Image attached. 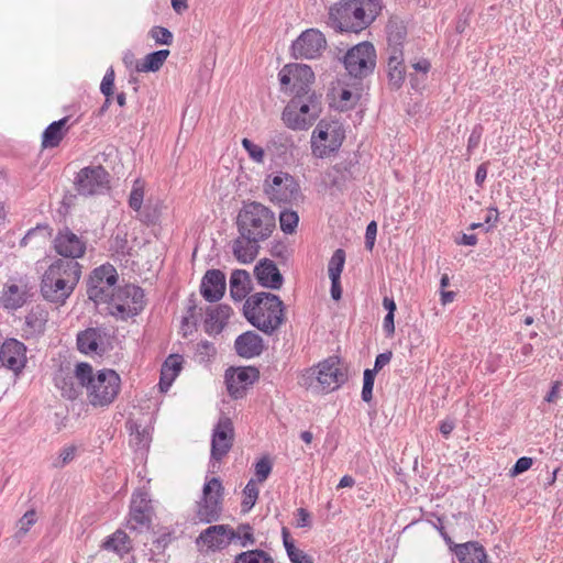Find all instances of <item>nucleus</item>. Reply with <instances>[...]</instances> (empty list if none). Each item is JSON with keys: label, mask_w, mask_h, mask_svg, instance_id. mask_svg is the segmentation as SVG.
<instances>
[{"label": "nucleus", "mask_w": 563, "mask_h": 563, "mask_svg": "<svg viewBox=\"0 0 563 563\" xmlns=\"http://www.w3.org/2000/svg\"><path fill=\"white\" fill-rule=\"evenodd\" d=\"M75 376L86 387L88 401L93 407L109 406L120 391L121 378L113 369L103 368L95 373L88 363H79Z\"/></svg>", "instance_id": "f257e3e1"}, {"label": "nucleus", "mask_w": 563, "mask_h": 563, "mask_svg": "<svg viewBox=\"0 0 563 563\" xmlns=\"http://www.w3.org/2000/svg\"><path fill=\"white\" fill-rule=\"evenodd\" d=\"M81 276V265L76 261L56 260L42 276L41 294L51 302L64 303L73 294Z\"/></svg>", "instance_id": "f03ea898"}, {"label": "nucleus", "mask_w": 563, "mask_h": 563, "mask_svg": "<svg viewBox=\"0 0 563 563\" xmlns=\"http://www.w3.org/2000/svg\"><path fill=\"white\" fill-rule=\"evenodd\" d=\"M246 320L265 334H272L285 322L284 302L277 295L261 291L246 298L243 305Z\"/></svg>", "instance_id": "7ed1b4c3"}, {"label": "nucleus", "mask_w": 563, "mask_h": 563, "mask_svg": "<svg viewBox=\"0 0 563 563\" xmlns=\"http://www.w3.org/2000/svg\"><path fill=\"white\" fill-rule=\"evenodd\" d=\"M380 7L377 0H352L330 8L328 24L339 32L358 33L368 26Z\"/></svg>", "instance_id": "20e7f679"}, {"label": "nucleus", "mask_w": 563, "mask_h": 563, "mask_svg": "<svg viewBox=\"0 0 563 563\" xmlns=\"http://www.w3.org/2000/svg\"><path fill=\"white\" fill-rule=\"evenodd\" d=\"M239 234H246L266 241L276 228L274 212L263 203L245 202L236 217Z\"/></svg>", "instance_id": "39448f33"}, {"label": "nucleus", "mask_w": 563, "mask_h": 563, "mask_svg": "<svg viewBox=\"0 0 563 563\" xmlns=\"http://www.w3.org/2000/svg\"><path fill=\"white\" fill-rule=\"evenodd\" d=\"M305 87L296 90V95L287 103L282 119L291 130H307L318 119L321 112V103L316 93L302 95Z\"/></svg>", "instance_id": "423d86ee"}, {"label": "nucleus", "mask_w": 563, "mask_h": 563, "mask_svg": "<svg viewBox=\"0 0 563 563\" xmlns=\"http://www.w3.org/2000/svg\"><path fill=\"white\" fill-rule=\"evenodd\" d=\"M107 303L110 314L126 320L143 310L144 291L141 287L129 284L118 288Z\"/></svg>", "instance_id": "0eeeda50"}, {"label": "nucleus", "mask_w": 563, "mask_h": 563, "mask_svg": "<svg viewBox=\"0 0 563 563\" xmlns=\"http://www.w3.org/2000/svg\"><path fill=\"white\" fill-rule=\"evenodd\" d=\"M345 139L344 129L338 121L321 120L311 135L312 155L318 158L336 152Z\"/></svg>", "instance_id": "6e6552de"}, {"label": "nucleus", "mask_w": 563, "mask_h": 563, "mask_svg": "<svg viewBox=\"0 0 563 563\" xmlns=\"http://www.w3.org/2000/svg\"><path fill=\"white\" fill-rule=\"evenodd\" d=\"M376 58L374 45L369 42H362L346 52L343 64L351 77L363 79L373 74Z\"/></svg>", "instance_id": "1a4fd4ad"}, {"label": "nucleus", "mask_w": 563, "mask_h": 563, "mask_svg": "<svg viewBox=\"0 0 563 563\" xmlns=\"http://www.w3.org/2000/svg\"><path fill=\"white\" fill-rule=\"evenodd\" d=\"M223 486L218 477L209 479L202 489V497L197 503L196 518L203 523L218 521L222 512Z\"/></svg>", "instance_id": "9d476101"}, {"label": "nucleus", "mask_w": 563, "mask_h": 563, "mask_svg": "<svg viewBox=\"0 0 563 563\" xmlns=\"http://www.w3.org/2000/svg\"><path fill=\"white\" fill-rule=\"evenodd\" d=\"M118 282L117 269L111 264L95 268L87 284V295L96 303L107 302L113 295Z\"/></svg>", "instance_id": "9b49d317"}, {"label": "nucleus", "mask_w": 563, "mask_h": 563, "mask_svg": "<svg viewBox=\"0 0 563 563\" xmlns=\"http://www.w3.org/2000/svg\"><path fill=\"white\" fill-rule=\"evenodd\" d=\"M264 192L272 202L292 203L300 198V186L288 173L279 172L268 176L264 183Z\"/></svg>", "instance_id": "f8f14e48"}, {"label": "nucleus", "mask_w": 563, "mask_h": 563, "mask_svg": "<svg viewBox=\"0 0 563 563\" xmlns=\"http://www.w3.org/2000/svg\"><path fill=\"white\" fill-rule=\"evenodd\" d=\"M312 375L316 377V384L311 383L310 387L321 393L333 391L347 379L346 372L336 357H330L320 362L318 366L312 369Z\"/></svg>", "instance_id": "ddd939ff"}, {"label": "nucleus", "mask_w": 563, "mask_h": 563, "mask_svg": "<svg viewBox=\"0 0 563 563\" xmlns=\"http://www.w3.org/2000/svg\"><path fill=\"white\" fill-rule=\"evenodd\" d=\"M110 175L101 165L81 168L75 178V188L81 196L103 194L109 189Z\"/></svg>", "instance_id": "4468645a"}, {"label": "nucleus", "mask_w": 563, "mask_h": 563, "mask_svg": "<svg viewBox=\"0 0 563 563\" xmlns=\"http://www.w3.org/2000/svg\"><path fill=\"white\" fill-rule=\"evenodd\" d=\"M327 48V40L317 29L303 31L291 45V55L296 59H314Z\"/></svg>", "instance_id": "2eb2a0df"}, {"label": "nucleus", "mask_w": 563, "mask_h": 563, "mask_svg": "<svg viewBox=\"0 0 563 563\" xmlns=\"http://www.w3.org/2000/svg\"><path fill=\"white\" fill-rule=\"evenodd\" d=\"M258 377L260 372L255 367H231L225 372V384L228 393L234 399L243 398L246 389L251 387L258 379Z\"/></svg>", "instance_id": "dca6fc26"}, {"label": "nucleus", "mask_w": 563, "mask_h": 563, "mask_svg": "<svg viewBox=\"0 0 563 563\" xmlns=\"http://www.w3.org/2000/svg\"><path fill=\"white\" fill-rule=\"evenodd\" d=\"M234 428L230 418L222 416L213 428L211 439V460L221 461L231 450Z\"/></svg>", "instance_id": "f3484780"}, {"label": "nucleus", "mask_w": 563, "mask_h": 563, "mask_svg": "<svg viewBox=\"0 0 563 563\" xmlns=\"http://www.w3.org/2000/svg\"><path fill=\"white\" fill-rule=\"evenodd\" d=\"M77 346L81 353L102 355L110 347V335L106 328H88L77 334Z\"/></svg>", "instance_id": "a211bd4d"}, {"label": "nucleus", "mask_w": 563, "mask_h": 563, "mask_svg": "<svg viewBox=\"0 0 563 563\" xmlns=\"http://www.w3.org/2000/svg\"><path fill=\"white\" fill-rule=\"evenodd\" d=\"M238 536L239 533L229 525L210 526L200 532L196 544L206 547L210 551H218L227 548Z\"/></svg>", "instance_id": "6ab92c4d"}, {"label": "nucleus", "mask_w": 563, "mask_h": 563, "mask_svg": "<svg viewBox=\"0 0 563 563\" xmlns=\"http://www.w3.org/2000/svg\"><path fill=\"white\" fill-rule=\"evenodd\" d=\"M153 508L146 493H137L133 496L130 507V517L126 527L132 531L150 529Z\"/></svg>", "instance_id": "aec40b11"}, {"label": "nucleus", "mask_w": 563, "mask_h": 563, "mask_svg": "<svg viewBox=\"0 0 563 563\" xmlns=\"http://www.w3.org/2000/svg\"><path fill=\"white\" fill-rule=\"evenodd\" d=\"M0 362L14 373H20L26 364V347L15 340H5L0 347Z\"/></svg>", "instance_id": "412c9836"}, {"label": "nucleus", "mask_w": 563, "mask_h": 563, "mask_svg": "<svg viewBox=\"0 0 563 563\" xmlns=\"http://www.w3.org/2000/svg\"><path fill=\"white\" fill-rule=\"evenodd\" d=\"M55 251L65 257V261H75L86 252V243L69 230L59 232L54 241Z\"/></svg>", "instance_id": "4be33fe9"}, {"label": "nucleus", "mask_w": 563, "mask_h": 563, "mask_svg": "<svg viewBox=\"0 0 563 563\" xmlns=\"http://www.w3.org/2000/svg\"><path fill=\"white\" fill-rule=\"evenodd\" d=\"M262 242V240L254 236L239 234V236L232 241V254L239 263L250 264L257 257Z\"/></svg>", "instance_id": "5701e85b"}, {"label": "nucleus", "mask_w": 563, "mask_h": 563, "mask_svg": "<svg viewBox=\"0 0 563 563\" xmlns=\"http://www.w3.org/2000/svg\"><path fill=\"white\" fill-rule=\"evenodd\" d=\"M225 291V275L220 269H209L202 277L200 292L209 302L220 300Z\"/></svg>", "instance_id": "b1692460"}, {"label": "nucleus", "mask_w": 563, "mask_h": 563, "mask_svg": "<svg viewBox=\"0 0 563 563\" xmlns=\"http://www.w3.org/2000/svg\"><path fill=\"white\" fill-rule=\"evenodd\" d=\"M254 274L258 284L263 287L277 290L283 286V275L272 260L264 258L260 261L254 268Z\"/></svg>", "instance_id": "393cba45"}, {"label": "nucleus", "mask_w": 563, "mask_h": 563, "mask_svg": "<svg viewBox=\"0 0 563 563\" xmlns=\"http://www.w3.org/2000/svg\"><path fill=\"white\" fill-rule=\"evenodd\" d=\"M234 347L240 356L252 358L262 353L263 340L257 333L247 331L235 339Z\"/></svg>", "instance_id": "a878e982"}, {"label": "nucleus", "mask_w": 563, "mask_h": 563, "mask_svg": "<svg viewBox=\"0 0 563 563\" xmlns=\"http://www.w3.org/2000/svg\"><path fill=\"white\" fill-rule=\"evenodd\" d=\"M231 314L232 308L229 305L222 303L218 305L216 308L208 309L205 320L206 332L209 334L220 333Z\"/></svg>", "instance_id": "bb28decb"}, {"label": "nucleus", "mask_w": 563, "mask_h": 563, "mask_svg": "<svg viewBox=\"0 0 563 563\" xmlns=\"http://www.w3.org/2000/svg\"><path fill=\"white\" fill-rule=\"evenodd\" d=\"M387 33V52L402 51L404 42L407 37V26L405 22L398 18L389 19L386 25Z\"/></svg>", "instance_id": "cd10ccee"}, {"label": "nucleus", "mask_w": 563, "mask_h": 563, "mask_svg": "<svg viewBox=\"0 0 563 563\" xmlns=\"http://www.w3.org/2000/svg\"><path fill=\"white\" fill-rule=\"evenodd\" d=\"M387 74L389 84L394 88H399L402 85L406 76L402 51L387 52Z\"/></svg>", "instance_id": "c85d7f7f"}, {"label": "nucleus", "mask_w": 563, "mask_h": 563, "mask_svg": "<svg viewBox=\"0 0 563 563\" xmlns=\"http://www.w3.org/2000/svg\"><path fill=\"white\" fill-rule=\"evenodd\" d=\"M454 553L460 563H484L486 560L485 549L478 542L456 544Z\"/></svg>", "instance_id": "c756f323"}, {"label": "nucleus", "mask_w": 563, "mask_h": 563, "mask_svg": "<svg viewBox=\"0 0 563 563\" xmlns=\"http://www.w3.org/2000/svg\"><path fill=\"white\" fill-rule=\"evenodd\" d=\"M251 290V277L246 271L235 269L230 277V296L234 301H242Z\"/></svg>", "instance_id": "7c9ffc66"}, {"label": "nucleus", "mask_w": 563, "mask_h": 563, "mask_svg": "<svg viewBox=\"0 0 563 563\" xmlns=\"http://www.w3.org/2000/svg\"><path fill=\"white\" fill-rule=\"evenodd\" d=\"M69 118L65 117L58 121H54L51 123L42 134V147L43 148H53L59 145L66 135L67 128L66 124Z\"/></svg>", "instance_id": "2f4dec72"}, {"label": "nucleus", "mask_w": 563, "mask_h": 563, "mask_svg": "<svg viewBox=\"0 0 563 563\" xmlns=\"http://www.w3.org/2000/svg\"><path fill=\"white\" fill-rule=\"evenodd\" d=\"M292 74H294V85L292 92L296 95V90L305 87V90H301L302 95H311L314 93L309 88V85L314 80V74L310 66L303 64H292Z\"/></svg>", "instance_id": "473e14b6"}, {"label": "nucleus", "mask_w": 563, "mask_h": 563, "mask_svg": "<svg viewBox=\"0 0 563 563\" xmlns=\"http://www.w3.org/2000/svg\"><path fill=\"white\" fill-rule=\"evenodd\" d=\"M183 360L179 355H169L161 369L159 386L162 390L167 389L181 369Z\"/></svg>", "instance_id": "72a5a7b5"}, {"label": "nucleus", "mask_w": 563, "mask_h": 563, "mask_svg": "<svg viewBox=\"0 0 563 563\" xmlns=\"http://www.w3.org/2000/svg\"><path fill=\"white\" fill-rule=\"evenodd\" d=\"M169 56L168 49H159L147 54L141 62H136L135 70L139 73L157 71Z\"/></svg>", "instance_id": "f704fd0d"}, {"label": "nucleus", "mask_w": 563, "mask_h": 563, "mask_svg": "<svg viewBox=\"0 0 563 563\" xmlns=\"http://www.w3.org/2000/svg\"><path fill=\"white\" fill-rule=\"evenodd\" d=\"M102 549L123 555L131 549L130 538L123 530H117L104 540Z\"/></svg>", "instance_id": "c9c22d12"}, {"label": "nucleus", "mask_w": 563, "mask_h": 563, "mask_svg": "<svg viewBox=\"0 0 563 563\" xmlns=\"http://www.w3.org/2000/svg\"><path fill=\"white\" fill-rule=\"evenodd\" d=\"M330 185L342 190L352 177L351 167L347 164H336L328 173Z\"/></svg>", "instance_id": "e433bc0d"}, {"label": "nucleus", "mask_w": 563, "mask_h": 563, "mask_svg": "<svg viewBox=\"0 0 563 563\" xmlns=\"http://www.w3.org/2000/svg\"><path fill=\"white\" fill-rule=\"evenodd\" d=\"M26 301V291L18 285H9L3 292L2 303L8 309H18Z\"/></svg>", "instance_id": "4c0bfd02"}, {"label": "nucleus", "mask_w": 563, "mask_h": 563, "mask_svg": "<svg viewBox=\"0 0 563 563\" xmlns=\"http://www.w3.org/2000/svg\"><path fill=\"white\" fill-rule=\"evenodd\" d=\"M234 563H274V560L263 550H251L238 554Z\"/></svg>", "instance_id": "58836bf2"}, {"label": "nucleus", "mask_w": 563, "mask_h": 563, "mask_svg": "<svg viewBox=\"0 0 563 563\" xmlns=\"http://www.w3.org/2000/svg\"><path fill=\"white\" fill-rule=\"evenodd\" d=\"M344 263L345 252L342 249L335 250L328 264L329 277L341 278Z\"/></svg>", "instance_id": "ea45409f"}, {"label": "nucleus", "mask_w": 563, "mask_h": 563, "mask_svg": "<svg viewBox=\"0 0 563 563\" xmlns=\"http://www.w3.org/2000/svg\"><path fill=\"white\" fill-rule=\"evenodd\" d=\"M243 495H244V498L241 504L242 511L247 512L254 507V505L258 498V488L256 487L254 479L249 481V483L246 484V486L243 489Z\"/></svg>", "instance_id": "a19ab883"}, {"label": "nucleus", "mask_w": 563, "mask_h": 563, "mask_svg": "<svg viewBox=\"0 0 563 563\" xmlns=\"http://www.w3.org/2000/svg\"><path fill=\"white\" fill-rule=\"evenodd\" d=\"M299 222L297 212L290 210H284L279 214V225L283 232L291 234L296 231Z\"/></svg>", "instance_id": "79ce46f5"}, {"label": "nucleus", "mask_w": 563, "mask_h": 563, "mask_svg": "<svg viewBox=\"0 0 563 563\" xmlns=\"http://www.w3.org/2000/svg\"><path fill=\"white\" fill-rule=\"evenodd\" d=\"M242 146L247 152L249 157L257 164H263L265 159V151L263 147L253 143L250 139L242 140Z\"/></svg>", "instance_id": "37998d69"}, {"label": "nucleus", "mask_w": 563, "mask_h": 563, "mask_svg": "<svg viewBox=\"0 0 563 563\" xmlns=\"http://www.w3.org/2000/svg\"><path fill=\"white\" fill-rule=\"evenodd\" d=\"M144 199V185L141 180H135L130 192L129 206L135 211H139L142 207Z\"/></svg>", "instance_id": "c03bdc74"}, {"label": "nucleus", "mask_w": 563, "mask_h": 563, "mask_svg": "<svg viewBox=\"0 0 563 563\" xmlns=\"http://www.w3.org/2000/svg\"><path fill=\"white\" fill-rule=\"evenodd\" d=\"M376 373L369 368L364 371L362 399L365 402H369L373 398V386L375 382Z\"/></svg>", "instance_id": "a18cd8bd"}, {"label": "nucleus", "mask_w": 563, "mask_h": 563, "mask_svg": "<svg viewBox=\"0 0 563 563\" xmlns=\"http://www.w3.org/2000/svg\"><path fill=\"white\" fill-rule=\"evenodd\" d=\"M216 353L217 351L212 343L202 341L197 344L195 355L200 363H205L210 361V358L213 357Z\"/></svg>", "instance_id": "49530a36"}, {"label": "nucleus", "mask_w": 563, "mask_h": 563, "mask_svg": "<svg viewBox=\"0 0 563 563\" xmlns=\"http://www.w3.org/2000/svg\"><path fill=\"white\" fill-rule=\"evenodd\" d=\"M148 34L157 44L170 45L173 42L172 32L164 26H153Z\"/></svg>", "instance_id": "de8ad7c7"}, {"label": "nucleus", "mask_w": 563, "mask_h": 563, "mask_svg": "<svg viewBox=\"0 0 563 563\" xmlns=\"http://www.w3.org/2000/svg\"><path fill=\"white\" fill-rule=\"evenodd\" d=\"M36 521V514L34 510L26 511L23 517L19 521V530L15 533V537L18 539L23 538L30 530V528L35 523Z\"/></svg>", "instance_id": "09e8293b"}, {"label": "nucleus", "mask_w": 563, "mask_h": 563, "mask_svg": "<svg viewBox=\"0 0 563 563\" xmlns=\"http://www.w3.org/2000/svg\"><path fill=\"white\" fill-rule=\"evenodd\" d=\"M114 77V70L109 68L104 74L100 85V91L104 95L108 102H111V97L113 95Z\"/></svg>", "instance_id": "8fccbe9b"}, {"label": "nucleus", "mask_w": 563, "mask_h": 563, "mask_svg": "<svg viewBox=\"0 0 563 563\" xmlns=\"http://www.w3.org/2000/svg\"><path fill=\"white\" fill-rule=\"evenodd\" d=\"M235 532L239 533V536L235 537V539L241 540L242 547H246L249 544L255 543V539L253 536V529L250 525H240L238 527V530H235Z\"/></svg>", "instance_id": "3c124183"}, {"label": "nucleus", "mask_w": 563, "mask_h": 563, "mask_svg": "<svg viewBox=\"0 0 563 563\" xmlns=\"http://www.w3.org/2000/svg\"><path fill=\"white\" fill-rule=\"evenodd\" d=\"M272 471V464L267 459L260 460L255 465V473L258 482H264L267 479L268 475Z\"/></svg>", "instance_id": "603ef678"}, {"label": "nucleus", "mask_w": 563, "mask_h": 563, "mask_svg": "<svg viewBox=\"0 0 563 563\" xmlns=\"http://www.w3.org/2000/svg\"><path fill=\"white\" fill-rule=\"evenodd\" d=\"M532 459L528 456H522L517 460L512 468L510 470L511 476H518L519 474L528 471L532 466Z\"/></svg>", "instance_id": "864d4df0"}, {"label": "nucleus", "mask_w": 563, "mask_h": 563, "mask_svg": "<svg viewBox=\"0 0 563 563\" xmlns=\"http://www.w3.org/2000/svg\"><path fill=\"white\" fill-rule=\"evenodd\" d=\"M287 555L292 563H314L313 559L300 549L290 551Z\"/></svg>", "instance_id": "5fc2aeb1"}, {"label": "nucleus", "mask_w": 563, "mask_h": 563, "mask_svg": "<svg viewBox=\"0 0 563 563\" xmlns=\"http://www.w3.org/2000/svg\"><path fill=\"white\" fill-rule=\"evenodd\" d=\"M340 102H341V109L342 110H345V109H349L353 102L355 101V97L354 95L352 93V91L347 90V89H343L341 92H340Z\"/></svg>", "instance_id": "6e6d98bb"}, {"label": "nucleus", "mask_w": 563, "mask_h": 563, "mask_svg": "<svg viewBox=\"0 0 563 563\" xmlns=\"http://www.w3.org/2000/svg\"><path fill=\"white\" fill-rule=\"evenodd\" d=\"M294 80L292 64L286 65L279 71V81L282 86H288Z\"/></svg>", "instance_id": "4d7b16f0"}, {"label": "nucleus", "mask_w": 563, "mask_h": 563, "mask_svg": "<svg viewBox=\"0 0 563 563\" xmlns=\"http://www.w3.org/2000/svg\"><path fill=\"white\" fill-rule=\"evenodd\" d=\"M391 356V352L378 354L375 360L374 368H372L371 371H375V373L377 374L378 371H380L385 365H387L390 362Z\"/></svg>", "instance_id": "13d9d810"}, {"label": "nucleus", "mask_w": 563, "mask_h": 563, "mask_svg": "<svg viewBox=\"0 0 563 563\" xmlns=\"http://www.w3.org/2000/svg\"><path fill=\"white\" fill-rule=\"evenodd\" d=\"M76 449L74 446H68L62 450L59 454L60 462L57 464L58 466H64L68 462H70L75 456Z\"/></svg>", "instance_id": "bf43d9fd"}, {"label": "nucleus", "mask_w": 563, "mask_h": 563, "mask_svg": "<svg viewBox=\"0 0 563 563\" xmlns=\"http://www.w3.org/2000/svg\"><path fill=\"white\" fill-rule=\"evenodd\" d=\"M310 526V514L305 508L297 509V527L303 528Z\"/></svg>", "instance_id": "052dcab7"}, {"label": "nucleus", "mask_w": 563, "mask_h": 563, "mask_svg": "<svg viewBox=\"0 0 563 563\" xmlns=\"http://www.w3.org/2000/svg\"><path fill=\"white\" fill-rule=\"evenodd\" d=\"M561 382L556 380L552 384V387L550 389V391L548 393V395L545 396L544 400L547 402H556L558 398H559V391L561 389Z\"/></svg>", "instance_id": "680f3d73"}, {"label": "nucleus", "mask_w": 563, "mask_h": 563, "mask_svg": "<svg viewBox=\"0 0 563 563\" xmlns=\"http://www.w3.org/2000/svg\"><path fill=\"white\" fill-rule=\"evenodd\" d=\"M331 279V297L334 300H340L342 297V288L340 278L330 277Z\"/></svg>", "instance_id": "e2e57ef3"}, {"label": "nucleus", "mask_w": 563, "mask_h": 563, "mask_svg": "<svg viewBox=\"0 0 563 563\" xmlns=\"http://www.w3.org/2000/svg\"><path fill=\"white\" fill-rule=\"evenodd\" d=\"M395 312H387V314L384 318V330L385 332L390 335L395 332V323H394Z\"/></svg>", "instance_id": "0e129e2a"}, {"label": "nucleus", "mask_w": 563, "mask_h": 563, "mask_svg": "<svg viewBox=\"0 0 563 563\" xmlns=\"http://www.w3.org/2000/svg\"><path fill=\"white\" fill-rule=\"evenodd\" d=\"M455 428V421L453 419H445L440 423V432L448 438Z\"/></svg>", "instance_id": "69168bd1"}, {"label": "nucleus", "mask_w": 563, "mask_h": 563, "mask_svg": "<svg viewBox=\"0 0 563 563\" xmlns=\"http://www.w3.org/2000/svg\"><path fill=\"white\" fill-rule=\"evenodd\" d=\"M487 176V165L485 163L481 164L475 173V183L478 186H482Z\"/></svg>", "instance_id": "338daca9"}, {"label": "nucleus", "mask_w": 563, "mask_h": 563, "mask_svg": "<svg viewBox=\"0 0 563 563\" xmlns=\"http://www.w3.org/2000/svg\"><path fill=\"white\" fill-rule=\"evenodd\" d=\"M283 542L287 554H289L290 551H295L297 549L286 528H283Z\"/></svg>", "instance_id": "774afa93"}]
</instances>
